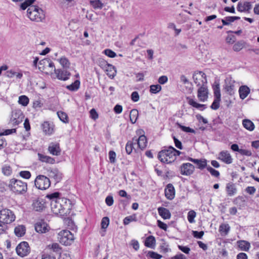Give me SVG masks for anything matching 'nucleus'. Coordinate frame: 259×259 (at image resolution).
<instances>
[{
    "instance_id": "f257e3e1",
    "label": "nucleus",
    "mask_w": 259,
    "mask_h": 259,
    "mask_svg": "<svg viewBox=\"0 0 259 259\" xmlns=\"http://www.w3.org/2000/svg\"><path fill=\"white\" fill-rule=\"evenodd\" d=\"M51 207L54 213L63 216L69 213L72 207L71 202L69 199L63 197L57 201L51 202Z\"/></svg>"
},
{
    "instance_id": "f03ea898",
    "label": "nucleus",
    "mask_w": 259,
    "mask_h": 259,
    "mask_svg": "<svg viewBox=\"0 0 259 259\" xmlns=\"http://www.w3.org/2000/svg\"><path fill=\"white\" fill-rule=\"evenodd\" d=\"M182 153L172 146H169L167 149H164L159 152L158 159L162 163H171L176 159L177 155Z\"/></svg>"
},
{
    "instance_id": "7ed1b4c3",
    "label": "nucleus",
    "mask_w": 259,
    "mask_h": 259,
    "mask_svg": "<svg viewBox=\"0 0 259 259\" xmlns=\"http://www.w3.org/2000/svg\"><path fill=\"white\" fill-rule=\"evenodd\" d=\"M8 187L10 191L16 194H23L27 190L26 183L14 178L10 180Z\"/></svg>"
},
{
    "instance_id": "20e7f679",
    "label": "nucleus",
    "mask_w": 259,
    "mask_h": 259,
    "mask_svg": "<svg viewBox=\"0 0 259 259\" xmlns=\"http://www.w3.org/2000/svg\"><path fill=\"white\" fill-rule=\"evenodd\" d=\"M27 15L31 21L41 22L45 19L43 10L35 6H31L27 9Z\"/></svg>"
},
{
    "instance_id": "39448f33",
    "label": "nucleus",
    "mask_w": 259,
    "mask_h": 259,
    "mask_svg": "<svg viewBox=\"0 0 259 259\" xmlns=\"http://www.w3.org/2000/svg\"><path fill=\"white\" fill-rule=\"evenodd\" d=\"M74 239V235L69 230H62L58 234V240L64 245H70Z\"/></svg>"
},
{
    "instance_id": "423d86ee",
    "label": "nucleus",
    "mask_w": 259,
    "mask_h": 259,
    "mask_svg": "<svg viewBox=\"0 0 259 259\" xmlns=\"http://www.w3.org/2000/svg\"><path fill=\"white\" fill-rule=\"evenodd\" d=\"M15 215L9 209L5 208L0 210V221L7 225L15 220Z\"/></svg>"
},
{
    "instance_id": "0eeeda50",
    "label": "nucleus",
    "mask_w": 259,
    "mask_h": 259,
    "mask_svg": "<svg viewBox=\"0 0 259 259\" xmlns=\"http://www.w3.org/2000/svg\"><path fill=\"white\" fill-rule=\"evenodd\" d=\"M51 185L50 179L43 175H39L35 180V186L40 190H46L49 188Z\"/></svg>"
},
{
    "instance_id": "6e6552de",
    "label": "nucleus",
    "mask_w": 259,
    "mask_h": 259,
    "mask_svg": "<svg viewBox=\"0 0 259 259\" xmlns=\"http://www.w3.org/2000/svg\"><path fill=\"white\" fill-rule=\"evenodd\" d=\"M194 83L198 87L206 85L207 79L205 74L202 71H195L193 74Z\"/></svg>"
},
{
    "instance_id": "1a4fd4ad",
    "label": "nucleus",
    "mask_w": 259,
    "mask_h": 259,
    "mask_svg": "<svg viewBox=\"0 0 259 259\" xmlns=\"http://www.w3.org/2000/svg\"><path fill=\"white\" fill-rule=\"evenodd\" d=\"M213 93L214 99L210 106V108L213 110H217L220 107V102L221 101V93L219 84L213 87Z\"/></svg>"
},
{
    "instance_id": "9d476101",
    "label": "nucleus",
    "mask_w": 259,
    "mask_h": 259,
    "mask_svg": "<svg viewBox=\"0 0 259 259\" xmlns=\"http://www.w3.org/2000/svg\"><path fill=\"white\" fill-rule=\"evenodd\" d=\"M30 248L27 242H22L16 247L17 254L22 257L27 255L30 252Z\"/></svg>"
},
{
    "instance_id": "9b49d317",
    "label": "nucleus",
    "mask_w": 259,
    "mask_h": 259,
    "mask_svg": "<svg viewBox=\"0 0 259 259\" xmlns=\"http://www.w3.org/2000/svg\"><path fill=\"white\" fill-rule=\"evenodd\" d=\"M235 83V81L231 77H227L225 79V90L229 95L234 94L236 91Z\"/></svg>"
},
{
    "instance_id": "f8f14e48",
    "label": "nucleus",
    "mask_w": 259,
    "mask_h": 259,
    "mask_svg": "<svg viewBox=\"0 0 259 259\" xmlns=\"http://www.w3.org/2000/svg\"><path fill=\"white\" fill-rule=\"evenodd\" d=\"M23 117V114L21 111H14L12 112L10 123L13 125H18L22 121Z\"/></svg>"
},
{
    "instance_id": "ddd939ff",
    "label": "nucleus",
    "mask_w": 259,
    "mask_h": 259,
    "mask_svg": "<svg viewBox=\"0 0 259 259\" xmlns=\"http://www.w3.org/2000/svg\"><path fill=\"white\" fill-rule=\"evenodd\" d=\"M180 170L182 175L188 176L193 174L195 167L190 163H185L181 166Z\"/></svg>"
},
{
    "instance_id": "4468645a",
    "label": "nucleus",
    "mask_w": 259,
    "mask_h": 259,
    "mask_svg": "<svg viewBox=\"0 0 259 259\" xmlns=\"http://www.w3.org/2000/svg\"><path fill=\"white\" fill-rule=\"evenodd\" d=\"M46 202L42 198H37L33 200L32 207L36 211H41L45 208Z\"/></svg>"
},
{
    "instance_id": "2eb2a0df",
    "label": "nucleus",
    "mask_w": 259,
    "mask_h": 259,
    "mask_svg": "<svg viewBox=\"0 0 259 259\" xmlns=\"http://www.w3.org/2000/svg\"><path fill=\"white\" fill-rule=\"evenodd\" d=\"M218 159L228 164H231L233 162L231 155L226 150L220 152L218 154Z\"/></svg>"
},
{
    "instance_id": "dca6fc26",
    "label": "nucleus",
    "mask_w": 259,
    "mask_h": 259,
    "mask_svg": "<svg viewBox=\"0 0 259 259\" xmlns=\"http://www.w3.org/2000/svg\"><path fill=\"white\" fill-rule=\"evenodd\" d=\"M54 73L58 79L62 80H67L70 76V73L65 69L54 68Z\"/></svg>"
},
{
    "instance_id": "f3484780",
    "label": "nucleus",
    "mask_w": 259,
    "mask_h": 259,
    "mask_svg": "<svg viewBox=\"0 0 259 259\" xmlns=\"http://www.w3.org/2000/svg\"><path fill=\"white\" fill-rule=\"evenodd\" d=\"M48 176L53 179L56 183H58L61 181L62 179L63 175L61 171H60L57 168H52L48 170Z\"/></svg>"
},
{
    "instance_id": "a211bd4d",
    "label": "nucleus",
    "mask_w": 259,
    "mask_h": 259,
    "mask_svg": "<svg viewBox=\"0 0 259 259\" xmlns=\"http://www.w3.org/2000/svg\"><path fill=\"white\" fill-rule=\"evenodd\" d=\"M197 97L201 102H205L208 98V89L206 85L200 87L197 92Z\"/></svg>"
},
{
    "instance_id": "6ab92c4d",
    "label": "nucleus",
    "mask_w": 259,
    "mask_h": 259,
    "mask_svg": "<svg viewBox=\"0 0 259 259\" xmlns=\"http://www.w3.org/2000/svg\"><path fill=\"white\" fill-rule=\"evenodd\" d=\"M187 160L193 162L197 165L198 168L203 169L208 166H207V160L205 159H194L190 157L187 158Z\"/></svg>"
},
{
    "instance_id": "aec40b11",
    "label": "nucleus",
    "mask_w": 259,
    "mask_h": 259,
    "mask_svg": "<svg viewBox=\"0 0 259 259\" xmlns=\"http://www.w3.org/2000/svg\"><path fill=\"white\" fill-rule=\"evenodd\" d=\"M48 151L53 155H59L61 153V149L59 144L53 142L50 143L48 147Z\"/></svg>"
},
{
    "instance_id": "412c9836",
    "label": "nucleus",
    "mask_w": 259,
    "mask_h": 259,
    "mask_svg": "<svg viewBox=\"0 0 259 259\" xmlns=\"http://www.w3.org/2000/svg\"><path fill=\"white\" fill-rule=\"evenodd\" d=\"M103 64L104 65L105 70L107 72V75L108 76V77L111 78H114L116 73V71L114 66L107 63L105 61H103Z\"/></svg>"
},
{
    "instance_id": "4be33fe9",
    "label": "nucleus",
    "mask_w": 259,
    "mask_h": 259,
    "mask_svg": "<svg viewBox=\"0 0 259 259\" xmlns=\"http://www.w3.org/2000/svg\"><path fill=\"white\" fill-rule=\"evenodd\" d=\"M35 229L38 233H45L48 230V225L44 221L41 220L35 224Z\"/></svg>"
},
{
    "instance_id": "5701e85b",
    "label": "nucleus",
    "mask_w": 259,
    "mask_h": 259,
    "mask_svg": "<svg viewBox=\"0 0 259 259\" xmlns=\"http://www.w3.org/2000/svg\"><path fill=\"white\" fill-rule=\"evenodd\" d=\"M165 196L169 200H172L174 198L175 191L172 184H168L165 189Z\"/></svg>"
},
{
    "instance_id": "b1692460",
    "label": "nucleus",
    "mask_w": 259,
    "mask_h": 259,
    "mask_svg": "<svg viewBox=\"0 0 259 259\" xmlns=\"http://www.w3.org/2000/svg\"><path fill=\"white\" fill-rule=\"evenodd\" d=\"M137 139L133 138L132 141H128L125 146V150L127 154H131L133 150L136 151L135 146L137 145Z\"/></svg>"
},
{
    "instance_id": "393cba45",
    "label": "nucleus",
    "mask_w": 259,
    "mask_h": 259,
    "mask_svg": "<svg viewBox=\"0 0 259 259\" xmlns=\"http://www.w3.org/2000/svg\"><path fill=\"white\" fill-rule=\"evenodd\" d=\"M186 100L190 105L201 111L204 110L206 108V105L198 103L189 97H187Z\"/></svg>"
},
{
    "instance_id": "a878e982",
    "label": "nucleus",
    "mask_w": 259,
    "mask_h": 259,
    "mask_svg": "<svg viewBox=\"0 0 259 259\" xmlns=\"http://www.w3.org/2000/svg\"><path fill=\"white\" fill-rule=\"evenodd\" d=\"M41 127L43 132L46 135H51L54 132V125L48 121L44 122L41 124Z\"/></svg>"
},
{
    "instance_id": "bb28decb",
    "label": "nucleus",
    "mask_w": 259,
    "mask_h": 259,
    "mask_svg": "<svg viewBox=\"0 0 259 259\" xmlns=\"http://www.w3.org/2000/svg\"><path fill=\"white\" fill-rule=\"evenodd\" d=\"M251 9V4L250 2H245L244 3L239 2L237 9L239 12L248 11Z\"/></svg>"
},
{
    "instance_id": "cd10ccee",
    "label": "nucleus",
    "mask_w": 259,
    "mask_h": 259,
    "mask_svg": "<svg viewBox=\"0 0 259 259\" xmlns=\"http://www.w3.org/2000/svg\"><path fill=\"white\" fill-rule=\"evenodd\" d=\"M250 91V89L247 85H241L238 91L240 99L243 100L246 98Z\"/></svg>"
},
{
    "instance_id": "c85d7f7f",
    "label": "nucleus",
    "mask_w": 259,
    "mask_h": 259,
    "mask_svg": "<svg viewBox=\"0 0 259 259\" xmlns=\"http://www.w3.org/2000/svg\"><path fill=\"white\" fill-rule=\"evenodd\" d=\"M158 212L163 219H169L171 217L169 210L166 208L160 207L158 208Z\"/></svg>"
},
{
    "instance_id": "c756f323",
    "label": "nucleus",
    "mask_w": 259,
    "mask_h": 259,
    "mask_svg": "<svg viewBox=\"0 0 259 259\" xmlns=\"http://www.w3.org/2000/svg\"><path fill=\"white\" fill-rule=\"evenodd\" d=\"M147 141L146 136L144 135L140 136L137 139V145L141 150H143L147 146Z\"/></svg>"
},
{
    "instance_id": "7c9ffc66",
    "label": "nucleus",
    "mask_w": 259,
    "mask_h": 259,
    "mask_svg": "<svg viewBox=\"0 0 259 259\" xmlns=\"http://www.w3.org/2000/svg\"><path fill=\"white\" fill-rule=\"evenodd\" d=\"M38 156L39 158V159L44 162H46L50 164H53L55 163V159L47 155H45L42 154L38 153Z\"/></svg>"
},
{
    "instance_id": "2f4dec72",
    "label": "nucleus",
    "mask_w": 259,
    "mask_h": 259,
    "mask_svg": "<svg viewBox=\"0 0 259 259\" xmlns=\"http://www.w3.org/2000/svg\"><path fill=\"white\" fill-rule=\"evenodd\" d=\"M242 124L243 127L249 131H252L254 129V123L249 119H245L243 120Z\"/></svg>"
},
{
    "instance_id": "473e14b6",
    "label": "nucleus",
    "mask_w": 259,
    "mask_h": 259,
    "mask_svg": "<svg viewBox=\"0 0 259 259\" xmlns=\"http://www.w3.org/2000/svg\"><path fill=\"white\" fill-rule=\"evenodd\" d=\"M226 191L229 196H232L236 193L237 189L234 184L228 183L226 186Z\"/></svg>"
},
{
    "instance_id": "72a5a7b5",
    "label": "nucleus",
    "mask_w": 259,
    "mask_h": 259,
    "mask_svg": "<svg viewBox=\"0 0 259 259\" xmlns=\"http://www.w3.org/2000/svg\"><path fill=\"white\" fill-rule=\"evenodd\" d=\"M25 227L24 225H19L15 227L14 232L17 237H22L25 233Z\"/></svg>"
},
{
    "instance_id": "f704fd0d",
    "label": "nucleus",
    "mask_w": 259,
    "mask_h": 259,
    "mask_svg": "<svg viewBox=\"0 0 259 259\" xmlns=\"http://www.w3.org/2000/svg\"><path fill=\"white\" fill-rule=\"evenodd\" d=\"M247 45L246 42L244 40H240L236 42L233 47V49L235 52L241 51L243 48H245Z\"/></svg>"
},
{
    "instance_id": "c9c22d12",
    "label": "nucleus",
    "mask_w": 259,
    "mask_h": 259,
    "mask_svg": "<svg viewBox=\"0 0 259 259\" xmlns=\"http://www.w3.org/2000/svg\"><path fill=\"white\" fill-rule=\"evenodd\" d=\"M230 230V227L228 224H222L219 227V232L222 235H226Z\"/></svg>"
},
{
    "instance_id": "e433bc0d",
    "label": "nucleus",
    "mask_w": 259,
    "mask_h": 259,
    "mask_svg": "<svg viewBox=\"0 0 259 259\" xmlns=\"http://www.w3.org/2000/svg\"><path fill=\"white\" fill-rule=\"evenodd\" d=\"M238 246L241 250L243 251H248L250 248V243L244 240H241L238 242Z\"/></svg>"
},
{
    "instance_id": "4c0bfd02",
    "label": "nucleus",
    "mask_w": 259,
    "mask_h": 259,
    "mask_svg": "<svg viewBox=\"0 0 259 259\" xmlns=\"http://www.w3.org/2000/svg\"><path fill=\"white\" fill-rule=\"evenodd\" d=\"M60 193L56 192L51 194H48L46 196V198L51 200V202L53 201H57L59 199H61L62 197H60Z\"/></svg>"
},
{
    "instance_id": "58836bf2",
    "label": "nucleus",
    "mask_w": 259,
    "mask_h": 259,
    "mask_svg": "<svg viewBox=\"0 0 259 259\" xmlns=\"http://www.w3.org/2000/svg\"><path fill=\"white\" fill-rule=\"evenodd\" d=\"M155 239L153 236H149L145 240V245L148 247L153 248V246L155 244Z\"/></svg>"
},
{
    "instance_id": "ea45409f",
    "label": "nucleus",
    "mask_w": 259,
    "mask_h": 259,
    "mask_svg": "<svg viewBox=\"0 0 259 259\" xmlns=\"http://www.w3.org/2000/svg\"><path fill=\"white\" fill-rule=\"evenodd\" d=\"M138 111L137 109H132L130 114V118L131 122L132 123H134L136 122L138 117Z\"/></svg>"
},
{
    "instance_id": "a19ab883",
    "label": "nucleus",
    "mask_w": 259,
    "mask_h": 259,
    "mask_svg": "<svg viewBox=\"0 0 259 259\" xmlns=\"http://www.w3.org/2000/svg\"><path fill=\"white\" fill-rule=\"evenodd\" d=\"M90 4L95 9H101L104 6V4L100 0L91 1Z\"/></svg>"
},
{
    "instance_id": "79ce46f5",
    "label": "nucleus",
    "mask_w": 259,
    "mask_h": 259,
    "mask_svg": "<svg viewBox=\"0 0 259 259\" xmlns=\"http://www.w3.org/2000/svg\"><path fill=\"white\" fill-rule=\"evenodd\" d=\"M2 170L3 174L6 176H10L12 173L11 167L8 164L3 165L2 168Z\"/></svg>"
},
{
    "instance_id": "37998d69",
    "label": "nucleus",
    "mask_w": 259,
    "mask_h": 259,
    "mask_svg": "<svg viewBox=\"0 0 259 259\" xmlns=\"http://www.w3.org/2000/svg\"><path fill=\"white\" fill-rule=\"evenodd\" d=\"M57 115L59 119L64 123L69 122L68 117L66 113L60 111L57 112Z\"/></svg>"
},
{
    "instance_id": "c03bdc74",
    "label": "nucleus",
    "mask_w": 259,
    "mask_h": 259,
    "mask_svg": "<svg viewBox=\"0 0 259 259\" xmlns=\"http://www.w3.org/2000/svg\"><path fill=\"white\" fill-rule=\"evenodd\" d=\"M79 85L80 81L78 80H76L70 85H67V89L71 91H75L79 89Z\"/></svg>"
},
{
    "instance_id": "a18cd8bd",
    "label": "nucleus",
    "mask_w": 259,
    "mask_h": 259,
    "mask_svg": "<svg viewBox=\"0 0 259 259\" xmlns=\"http://www.w3.org/2000/svg\"><path fill=\"white\" fill-rule=\"evenodd\" d=\"M59 63H60V64L62 65V66L64 68H69L70 65V63L67 58H66L65 57H61L59 60Z\"/></svg>"
},
{
    "instance_id": "49530a36",
    "label": "nucleus",
    "mask_w": 259,
    "mask_h": 259,
    "mask_svg": "<svg viewBox=\"0 0 259 259\" xmlns=\"http://www.w3.org/2000/svg\"><path fill=\"white\" fill-rule=\"evenodd\" d=\"M29 101V98L26 96L22 95L19 97L18 103L23 106H26L28 104Z\"/></svg>"
},
{
    "instance_id": "de8ad7c7",
    "label": "nucleus",
    "mask_w": 259,
    "mask_h": 259,
    "mask_svg": "<svg viewBox=\"0 0 259 259\" xmlns=\"http://www.w3.org/2000/svg\"><path fill=\"white\" fill-rule=\"evenodd\" d=\"M161 90V87L159 84H153L150 86V92L152 94H157Z\"/></svg>"
},
{
    "instance_id": "09e8293b",
    "label": "nucleus",
    "mask_w": 259,
    "mask_h": 259,
    "mask_svg": "<svg viewBox=\"0 0 259 259\" xmlns=\"http://www.w3.org/2000/svg\"><path fill=\"white\" fill-rule=\"evenodd\" d=\"M196 213L194 210H190L188 213L187 219L190 223L195 222L194 219L196 217Z\"/></svg>"
},
{
    "instance_id": "8fccbe9b",
    "label": "nucleus",
    "mask_w": 259,
    "mask_h": 259,
    "mask_svg": "<svg viewBox=\"0 0 259 259\" xmlns=\"http://www.w3.org/2000/svg\"><path fill=\"white\" fill-rule=\"evenodd\" d=\"M34 2V0H25V1L21 3L20 8L22 10H25L28 7L30 6Z\"/></svg>"
},
{
    "instance_id": "3c124183",
    "label": "nucleus",
    "mask_w": 259,
    "mask_h": 259,
    "mask_svg": "<svg viewBox=\"0 0 259 259\" xmlns=\"http://www.w3.org/2000/svg\"><path fill=\"white\" fill-rule=\"evenodd\" d=\"M207 170L210 173L212 176L214 177L218 178L220 175V174L218 170L214 169L210 166H208L207 167Z\"/></svg>"
},
{
    "instance_id": "603ef678",
    "label": "nucleus",
    "mask_w": 259,
    "mask_h": 259,
    "mask_svg": "<svg viewBox=\"0 0 259 259\" xmlns=\"http://www.w3.org/2000/svg\"><path fill=\"white\" fill-rule=\"evenodd\" d=\"M136 221V219L135 216L130 215V216L125 217L123 219V223L124 225H127L131 222H133V221Z\"/></svg>"
},
{
    "instance_id": "864d4df0",
    "label": "nucleus",
    "mask_w": 259,
    "mask_h": 259,
    "mask_svg": "<svg viewBox=\"0 0 259 259\" xmlns=\"http://www.w3.org/2000/svg\"><path fill=\"white\" fill-rule=\"evenodd\" d=\"M116 153L113 151H110L109 152V159L110 162L114 163L116 161Z\"/></svg>"
},
{
    "instance_id": "5fc2aeb1",
    "label": "nucleus",
    "mask_w": 259,
    "mask_h": 259,
    "mask_svg": "<svg viewBox=\"0 0 259 259\" xmlns=\"http://www.w3.org/2000/svg\"><path fill=\"white\" fill-rule=\"evenodd\" d=\"M148 255L152 258L153 259H160L162 257V255L160 254L154 252L149 251L148 253Z\"/></svg>"
},
{
    "instance_id": "6e6d98bb",
    "label": "nucleus",
    "mask_w": 259,
    "mask_h": 259,
    "mask_svg": "<svg viewBox=\"0 0 259 259\" xmlns=\"http://www.w3.org/2000/svg\"><path fill=\"white\" fill-rule=\"evenodd\" d=\"M109 219L108 217H104L101 221V226L103 229H106L109 225Z\"/></svg>"
},
{
    "instance_id": "4d7b16f0",
    "label": "nucleus",
    "mask_w": 259,
    "mask_h": 259,
    "mask_svg": "<svg viewBox=\"0 0 259 259\" xmlns=\"http://www.w3.org/2000/svg\"><path fill=\"white\" fill-rule=\"evenodd\" d=\"M104 53L110 58H114L116 56V53L110 49H106Z\"/></svg>"
},
{
    "instance_id": "13d9d810",
    "label": "nucleus",
    "mask_w": 259,
    "mask_h": 259,
    "mask_svg": "<svg viewBox=\"0 0 259 259\" xmlns=\"http://www.w3.org/2000/svg\"><path fill=\"white\" fill-rule=\"evenodd\" d=\"M179 126L184 132H185L187 133H195V131L193 129H192L189 127L185 126L182 125L180 124H179Z\"/></svg>"
},
{
    "instance_id": "bf43d9fd",
    "label": "nucleus",
    "mask_w": 259,
    "mask_h": 259,
    "mask_svg": "<svg viewBox=\"0 0 259 259\" xmlns=\"http://www.w3.org/2000/svg\"><path fill=\"white\" fill-rule=\"evenodd\" d=\"M20 176L24 179H28L31 177V174L29 171H21L19 173Z\"/></svg>"
},
{
    "instance_id": "052dcab7",
    "label": "nucleus",
    "mask_w": 259,
    "mask_h": 259,
    "mask_svg": "<svg viewBox=\"0 0 259 259\" xmlns=\"http://www.w3.org/2000/svg\"><path fill=\"white\" fill-rule=\"evenodd\" d=\"M49 247L50 246V245L49 246ZM51 248L54 251V252H59L61 251V247H60V245H59V244L57 243H53L51 245Z\"/></svg>"
},
{
    "instance_id": "680f3d73",
    "label": "nucleus",
    "mask_w": 259,
    "mask_h": 259,
    "mask_svg": "<svg viewBox=\"0 0 259 259\" xmlns=\"http://www.w3.org/2000/svg\"><path fill=\"white\" fill-rule=\"evenodd\" d=\"M225 19L227 21V22L229 23V25L231 23L233 22L234 21L239 20L240 18L238 16H228L226 17Z\"/></svg>"
},
{
    "instance_id": "e2e57ef3",
    "label": "nucleus",
    "mask_w": 259,
    "mask_h": 259,
    "mask_svg": "<svg viewBox=\"0 0 259 259\" xmlns=\"http://www.w3.org/2000/svg\"><path fill=\"white\" fill-rule=\"evenodd\" d=\"M192 234L195 238H198V239H201L202 236L204 235V232L203 231L198 232L197 231H193Z\"/></svg>"
},
{
    "instance_id": "0e129e2a",
    "label": "nucleus",
    "mask_w": 259,
    "mask_h": 259,
    "mask_svg": "<svg viewBox=\"0 0 259 259\" xmlns=\"http://www.w3.org/2000/svg\"><path fill=\"white\" fill-rule=\"evenodd\" d=\"M239 153L242 155H245L247 156H250L252 155V152L250 150L244 149H240V150H239Z\"/></svg>"
},
{
    "instance_id": "69168bd1",
    "label": "nucleus",
    "mask_w": 259,
    "mask_h": 259,
    "mask_svg": "<svg viewBox=\"0 0 259 259\" xmlns=\"http://www.w3.org/2000/svg\"><path fill=\"white\" fill-rule=\"evenodd\" d=\"M105 202L108 206H112L114 202L113 197L110 195L108 196L105 199Z\"/></svg>"
},
{
    "instance_id": "338daca9",
    "label": "nucleus",
    "mask_w": 259,
    "mask_h": 259,
    "mask_svg": "<svg viewBox=\"0 0 259 259\" xmlns=\"http://www.w3.org/2000/svg\"><path fill=\"white\" fill-rule=\"evenodd\" d=\"M90 117L94 120H96L98 118V114L95 109H92L90 111Z\"/></svg>"
},
{
    "instance_id": "774afa93",
    "label": "nucleus",
    "mask_w": 259,
    "mask_h": 259,
    "mask_svg": "<svg viewBox=\"0 0 259 259\" xmlns=\"http://www.w3.org/2000/svg\"><path fill=\"white\" fill-rule=\"evenodd\" d=\"M7 229V225L0 221V235L5 233Z\"/></svg>"
}]
</instances>
